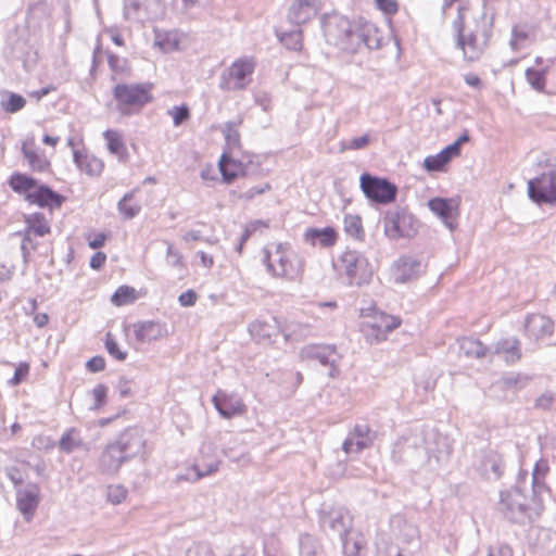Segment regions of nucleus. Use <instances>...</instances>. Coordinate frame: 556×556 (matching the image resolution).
I'll use <instances>...</instances> for the list:
<instances>
[{
    "instance_id": "1",
    "label": "nucleus",
    "mask_w": 556,
    "mask_h": 556,
    "mask_svg": "<svg viewBox=\"0 0 556 556\" xmlns=\"http://www.w3.org/2000/svg\"><path fill=\"white\" fill-rule=\"evenodd\" d=\"M494 15L485 8L473 17L472 24L465 26L463 17L458 14L454 22L456 29V47L463 51L464 59L475 62L485 51L492 36Z\"/></svg>"
},
{
    "instance_id": "2",
    "label": "nucleus",
    "mask_w": 556,
    "mask_h": 556,
    "mask_svg": "<svg viewBox=\"0 0 556 556\" xmlns=\"http://www.w3.org/2000/svg\"><path fill=\"white\" fill-rule=\"evenodd\" d=\"M498 510L507 520L525 525L541 515L543 501L533 493L529 498L519 488H514L501 492Z\"/></svg>"
},
{
    "instance_id": "3",
    "label": "nucleus",
    "mask_w": 556,
    "mask_h": 556,
    "mask_svg": "<svg viewBox=\"0 0 556 556\" xmlns=\"http://www.w3.org/2000/svg\"><path fill=\"white\" fill-rule=\"evenodd\" d=\"M263 262L274 277L296 280L303 273V260L285 243H269L263 249Z\"/></svg>"
},
{
    "instance_id": "4",
    "label": "nucleus",
    "mask_w": 556,
    "mask_h": 556,
    "mask_svg": "<svg viewBox=\"0 0 556 556\" xmlns=\"http://www.w3.org/2000/svg\"><path fill=\"white\" fill-rule=\"evenodd\" d=\"M152 88L151 83L116 84L112 92L117 111L123 115L139 113L146 104L152 102Z\"/></svg>"
},
{
    "instance_id": "5",
    "label": "nucleus",
    "mask_w": 556,
    "mask_h": 556,
    "mask_svg": "<svg viewBox=\"0 0 556 556\" xmlns=\"http://www.w3.org/2000/svg\"><path fill=\"white\" fill-rule=\"evenodd\" d=\"M324 35L328 43L349 53H355L356 21L332 14L324 21Z\"/></svg>"
},
{
    "instance_id": "6",
    "label": "nucleus",
    "mask_w": 556,
    "mask_h": 556,
    "mask_svg": "<svg viewBox=\"0 0 556 556\" xmlns=\"http://www.w3.org/2000/svg\"><path fill=\"white\" fill-rule=\"evenodd\" d=\"M340 270L344 273L349 285L362 287L369 283L372 268L367 257L355 250H346L339 258Z\"/></svg>"
},
{
    "instance_id": "7",
    "label": "nucleus",
    "mask_w": 556,
    "mask_h": 556,
    "mask_svg": "<svg viewBox=\"0 0 556 556\" xmlns=\"http://www.w3.org/2000/svg\"><path fill=\"white\" fill-rule=\"evenodd\" d=\"M528 193L536 203L556 204V163L546 165L539 176L528 181Z\"/></svg>"
},
{
    "instance_id": "8",
    "label": "nucleus",
    "mask_w": 556,
    "mask_h": 556,
    "mask_svg": "<svg viewBox=\"0 0 556 556\" xmlns=\"http://www.w3.org/2000/svg\"><path fill=\"white\" fill-rule=\"evenodd\" d=\"M219 170L226 182H231L238 176H257L261 174V166L257 156L243 155L235 160L232 155L223 153L219 160Z\"/></svg>"
},
{
    "instance_id": "9",
    "label": "nucleus",
    "mask_w": 556,
    "mask_h": 556,
    "mask_svg": "<svg viewBox=\"0 0 556 556\" xmlns=\"http://www.w3.org/2000/svg\"><path fill=\"white\" fill-rule=\"evenodd\" d=\"M384 233L388 238H410L417 232V220L403 208L389 211L383 218Z\"/></svg>"
},
{
    "instance_id": "10",
    "label": "nucleus",
    "mask_w": 556,
    "mask_h": 556,
    "mask_svg": "<svg viewBox=\"0 0 556 556\" xmlns=\"http://www.w3.org/2000/svg\"><path fill=\"white\" fill-rule=\"evenodd\" d=\"M361 188L368 199L382 204L394 201L397 192L395 185L384 178L375 177L369 174L361 176Z\"/></svg>"
},
{
    "instance_id": "11",
    "label": "nucleus",
    "mask_w": 556,
    "mask_h": 556,
    "mask_svg": "<svg viewBox=\"0 0 556 556\" xmlns=\"http://www.w3.org/2000/svg\"><path fill=\"white\" fill-rule=\"evenodd\" d=\"M300 357L304 361H316L320 365L329 367V377L334 378L339 374L338 365L341 359L333 345H306L301 349Z\"/></svg>"
},
{
    "instance_id": "12",
    "label": "nucleus",
    "mask_w": 556,
    "mask_h": 556,
    "mask_svg": "<svg viewBox=\"0 0 556 556\" xmlns=\"http://www.w3.org/2000/svg\"><path fill=\"white\" fill-rule=\"evenodd\" d=\"M254 71V62L250 58H243L235 61L224 75L222 88L227 90H242L251 80Z\"/></svg>"
},
{
    "instance_id": "13",
    "label": "nucleus",
    "mask_w": 556,
    "mask_h": 556,
    "mask_svg": "<svg viewBox=\"0 0 556 556\" xmlns=\"http://www.w3.org/2000/svg\"><path fill=\"white\" fill-rule=\"evenodd\" d=\"M424 451L428 455L430 466H440L446 463L452 454V445L448 439L440 433H427L424 439Z\"/></svg>"
},
{
    "instance_id": "14",
    "label": "nucleus",
    "mask_w": 556,
    "mask_h": 556,
    "mask_svg": "<svg viewBox=\"0 0 556 556\" xmlns=\"http://www.w3.org/2000/svg\"><path fill=\"white\" fill-rule=\"evenodd\" d=\"M429 210L451 230L457 227L459 202L453 198H433L428 201Z\"/></svg>"
},
{
    "instance_id": "15",
    "label": "nucleus",
    "mask_w": 556,
    "mask_h": 556,
    "mask_svg": "<svg viewBox=\"0 0 556 556\" xmlns=\"http://www.w3.org/2000/svg\"><path fill=\"white\" fill-rule=\"evenodd\" d=\"M375 438V432L367 424H357L343 441L342 450L345 454L361 453L372 445Z\"/></svg>"
},
{
    "instance_id": "16",
    "label": "nucleus",
    "mask_w": 556,
    "mask_h": 556,
    "mask_svg": "<svg viewBox=\"0 0 556 556\" xmlns=\"http://www.w3.org/2000/svg\"><path fill=\"white\" fill-rule=\"evenodd\" d=\"M212 402L219 415L226 419L243 415L247 410L243 401L236 393L218 390L212 397Z\"/></svg>"
},
{
    "instance_id": "17",
    "label": "nucleus",
    "mask_w": 556,
    "mask_h": 556,
    "mask_svg": "<svg viewBox=\"0 0 556 556\" xmlns=\"http://www.w3.org/2000/svg\"><path fill=\"white\" fill-rule=\"evenodd\" d=\"M114 444L119 447L121 453L129 460L144 448L146 440L141 430L128 428L117 437Z\"/></svg>"
},
{
    "instance_id": "18",
    "label": "nucleus",
    "mask_w": 556,
    "mask_h": 556,
    "mask_svg": "<svg viewBox=\"0 0 556 556\" xmlns=\"http://www.w3.org/2000/svg\"><path fill=\"white\" fill-rule=\"evenodd\" d=\"M400 325V318L384 313H379L374 317L372 321L363 324V331L368 338L374 337L376 341H381L387 338L389 332L393 331Z\"/></svg>"
},
{
    "instance_id": "19",
    "label": "nucleus",
    "mask_w": 556,
    "mask_h": 556,
    "mask_svg": "<svg viewBox=\"0 0 556 556\" xmlns=\"http://www.w3.org/2000/svg\"><path fill=\"white\" fill-rule=\"evenodd\" d=\"M355 52L365 46L370 50L381 48L383 37L375 24L362 18L356 21Z\"/></svg>"
},
{
    "instance_id": "20",
    "label": "nucleus",
    "mask_w": 556,
    "mask_h": 556,
    "mask_svg": "<svg viewBox=\"0 0 556 556\" xmlns=\"http://www.w3.org/2000/svg\"><path fill=\"white\" fill-rule=\"evenodd\" d=\"M40 500V490L36 483H28L16 491V506L24 518L29 521Z\"/></svg>"
},
{
    "instance_id": "21",
    "label": "nucleus",
    "mask_w": 556,
    "mask_h": 556,
    "mask_svg": "<svg viewBox=\"0 0 556 556\" xmlns=\"http://www.w3.org/2000/svg\"><path fill=\"white\" fill-rule=\"evenodd\" d=\"M134 333L138 342L150 343L168 336L167 325L159 320H143L132 325Z\"/></svg>"
},
{
    "instance_id": "22",
    "label": "nucleus",
    "mask_w": 556,
    "mask_h": 556,
    "mask_svg": "<svg viewBox=\"0 0 556 556\" xmlns=\"http://www.w3.org/2000/svg\"><path fill=\"white\" fill-rule=\"evenodd\" d=\"M320 523L323 528H329L340 538L352 531V517L343 507L332 508L323 515Z\"/></svg>"
},
{
    "instance_id": "23",
    "label": "nucleus",
    "mask_w": 556,
    "mask_h": 556,
    "mask_svg": "<svg viewBox=\"0 0 556 556\" xmlns=\"http://www.w3.org/2000/svg\"><path fill=\"white\" fill-rule=\"evenodd\" d=\"M320 0H293L288 10V21L302 25L314 18L319 10Z\"/></svg>"
},
{
    "instance_id": "24",
    "label": "nucleus",
    "mask_w": 556,
    "mask_h": 556,
    "mask_svg": "<svg viewBox=\"0 0 556 556\" xmlns=\"http://www.w3.org/2000/svg\"><path fill=\"white\" fill-rule=\"evenodd\" d=\"M554 323L542 314L528 315L525 320L526 336L531 340H540L553 333Z\"/></svg>"
},
{
    "instance_id": "25",
    "label": "nucleus",
    "mask_w": 556,
    "mask_h": 556,
    "mask_svg": "<svg viewBox=\"0 0 556 556\" xmlns=\"http://www.w3.org/2000/svg\"><path fill=\"white\" fill-rule=\"evenodd\" d=\"M249 332L260 343L270 342L280 332V324L276 317L257 319L249 325Z\"/></svg>"
},
{
    "instance_id": "26",
    "label": "nucleus",
    "mask_w": 556,
    "mask_h": 556,
    "mask_svg": "<svg viewBox=\"0 0 556 556\" xmlns=\"http://www.w3.org/2000/svg\"><path fill=\"white\" fill-rule=\"evenodd\" d=\"M127 462L124 454L121 453L119 447L114 442L109 443L103 450L100 458L98 468L102 473L114 475L121 466Z\"/></svg>"
},
{
    "instance_id": "27",
    "label": "nucleus",
    "mask_w": 556,
    "mask_h": 556,
    "mask_svg": "<svg viewBox=\"0 0 556 556\" xmlns=\"http://www.w3.org/2000/svg\"><path fill=\"white\" fill-rule=\"evenodd\" d=\"M26 200L40 207L59 208L64 202V197L50 189L48 186L42 185L33 190V192H28Z\"/></svg>"
},
{
    "instance_id": "28",
    "label": "nucleus",
    "mask_w": 556,
    "mask_h": 556,
    "mask_svg": "<svg viewBox=\"0 0 556 556\" xmlns=\"http://www.w3.org/2000/svg\"><path fill=\"white\" fill-rule=\"evenodd\" d=\"M500 355L507 364H514L521 357L520 342L517 338L510 337L497 341L492 349V357Z\"/></svg>"
},
{
    "instance_id": "29",
    "label": "nucleus",
    "mask_w": 556,
    "mask_h": 556,
    "mask_svg": "<svg viewBox=\"0 0 556 556\" xmlns=\"http://www.w3.org/2000/svg\"><path fill=\"white\" fill-rule=\"evenodd\" d=\"M458 345L459 352L468 358L492 361V349L485 346L478 339L463 338L458 341Z\"/></svg>"
},
{
    "instance_id": "30",
    "label": "nucleus",
    "mask_w": 556,
    "mask_h": 556,
    "mask_svg": "<svg viewBox=\"0 0 556 556\" xmlns=\"http://www.w3.org/2000/svg\"><path fill=\"white\" fill-rule=\"evenodd\" d=\"M421 263L413 257H402L394 263L392 273L396 282L404 283L412 280L420 270Z\"/></svg>"
},
{
    "instance_id": "31",
    "label": "nucleus",
    "mask_w": 556,
    "mask_h": 556,
    "mask_svg": "<svg viewBox=\"0 0 556 556\" xmlns=\"http://www.w3.org/2000/svg\"><path fill=\"white\" fill-rule=\"evenodd\" d=\"M305 241L312 245L329 248L336 244L338 233L332 227L308 228L304 235Z\"/></svg>"
},
{
    "instance_id": "32",
    "label": "nucleus",
    "mask_w": 556,
    "mask_h": 556,
    "mask_svg": "<svg viewBox=\"0 0 556 556\" xmlns=\"http://www.w3.org/2000/svg\"><path fill=\"white\" fill-rule=\"evenodd\" d=\"M417 450V438H401L392 447V459L396 464L410 462L415 458Z\"/></svg>"
},
{
    "instance_id": "33",
    "label": "nucleus",
    "mask_w": 556,
    "mask_h": 556,
    "mask_svg": "<svg viewBox=\"0 0 556 556\" xmlns=\"http://www.w3.org/2000/svg\"><path fill=\"white\" fill-rule=\"evenodd\" d=\"M480 470L488 479H500L504 470L502 456L494 451L486 452L481 460Z\"/></svg>"
},
{
    "instance_id": "34",
    "label": "nucleus",
    "mask_w": 556,
    "mask_h": 556,
    "mask_svg": "<svg viewBox=\"0 0 556 556\" xmlns=\"http://www.w3.org/2000/svg\"><path fill=\"white\" fill-rule=\"evenodd\" d=\"M73 157L77 167L89 176H99L103 170L104 164L102 160L94 155L74 150Z\"/></svg>"
},
{
    "instance_id": "35",
    "label": "nucleus",
    "mask_w": 556,
    "mask_h": 556,
    "mask_svg": "<svg viewBox=\"0 0 556 556\" xmlns=\"http://www.w3.org/2000/svg\"><path fill=\"white\" fill-rule=\"evenodd\" d=\"M103 137L109 152L119 161L125 162L128 157V152L122 134L114 129H108L103 132Z\"/></svg>"
},
{
    "instance_id": "36",
    "label": "nucleus",
    "mask_w": 556,
    "mask_h": 556,
    "mask_svg": "<svg viewBox=\"0 0 556 556\" xmlns=\"http://www.w3.org/2000/svg\"><path fill=\"white\" fill-rule=\"evenodd\" d=\"M59 448L66 454H71L80 448H86L80 431L76 428L66 430L60 438Z\"/></svg>"
},
{
    "instance_id": "37",
    "label": "nucleus",
    "mask_w": 556,
    "mask_h": 556,
    "mask_svg": "<svg viewBox=\"0 0 556 556\" xmlns=\"http://www.w3.org/2000/svg\"><path fill=\"white\" fill-rule=\"evenodd\" d=\"M549 471L548 462L544 458H540L532 471V493L538 497L547 490L544 479Z\"/></svg>"
},
{
    "instance_id": "38",
    "label": "nucleus",
    "mask_w": 556,
    "mask_h": 556,
    "mask_svg": "<svg viewBox=\"0 0 556 556\" xmlns=\"http://www.w3.org/2000/svg\"><path fill=\"white\" fill-rule=\"evenodd\" d=\"M138 191V188L130 190L117 202V211L124 219H132L141 212V205L138 202H132Z\"/></svg>"
},
{
    "instance_id": "39",
    "label": "nucleus",
    "mask_w": 556,
    "mask_h": 556,
    "mask_svg": "<svg viewBox=\"0 0 556 556\" xmlns=\"http://www.w3.org/2000/svg\"><path fill=\"white\" fill-rule=\"evenodd\" d=\"M340 539L342 541L343 553L345 556H362L361 552L366 544L363 534L350 531Z\"/></svg>"
},
{
    "instance_id": "40",
    "label": "nucleus",
    "mask_w": 556,
    "mask_h": 556,
    "mask_svg": "<svg viewBox=\"0 0 556 556\" xmlns=\"http://www.w3.org/2000/svg\"><path fill=\"white\" fill-rule=\"evenodd\" d=\"M108 63L111 70V79L113 81L125 79L130 76V67L125 58L109 52Z\"/></svg>"
},
{
    "instance_id": "41",
    "label": "nucleus",
    "mask_w": 556,
    "mask_h": 556,
    "mask_svg": "<svg viewBox=\"0 0 556 556\" xmlns=\"http://www.w3.org/2000/svg\"><path fill=\"white\" fill-rule=\"evenodd\" d=\"M530 381V377L523 374H508L498 380L495 387L514 392L523 389Z\"/></svg>"
},
{
    "instance_id": "42",
    "label": "nucleus",
    "mask_w": 556,
    "mask_h": 556,
    "mask_svg": "<svg viewBox=\"0 0 556 556\" xmlns=\"http://www.w3.org/2000/svg\"><path fill=\"white\" fill-rule=\"evenodd\" d=\"M27 225L25 231L37 237H43L50 231V227L41 213L28 215L25 219Z\"/></svg>"
},
{
    "instance_id": "43",
    "label": "nucleus",
    "mask_w": 556,
    "mask_h": 556,
    "mask_svg": "<svg viewBox=\"0 0 556 556\" xmlns=\"http://www.w3.org/2000/svg\"><path fill=\"white\" fill-rule=\"evenodd\" d=\"M344 231L346 235L362 240L365 236L362 218L358 215L346 214L343 220Z\"/></svg>"
},
{
    "instance_id": "44",
    "label": "nucleus",
    "mask_w": 556,
    "mask_h": 556,
    "mask_svg": "<svg viewBox=\"0 0 556 556\" xmlns=\"http://www.w3.org/2000/svg\"><path fill=\"white\" fill-rule=\"evenodd\" d=\"M137 300V291L129 286H121L111 296V302L115 306H124L134 303Z\"/></svg>"
},
{
    "instance_id": "45",
    "label": "nucleus",
    "mask_w": 556,
    "mask_h": 556,
    "mask_svg": "<svg viewBox=\"0 0 556 556\" xmlns=\"http://www.w3.org/2000/svg\"><path fill=\"white\" fill-rule=\"evenodd\" d=\"M226 141L227 151L224 153H228L232 155L236 150L240 149V134L237 129V125L235 123H227L223 130Z\"/></svg>"
},
{
    "instance_id": "46",
    "label": "nucleus",
    "mask_w": 556,
    "mask_h": 556,
    "mask_svg": "<svg viewBox=\"0 0 556 556\" xmlns=\"http://www.w3.org/2000/svg\"><path fill=\"white\" fill-rule=\"evenodd\" d=\"M548 71V66L540 68H527L526 78L529 85L536 91H543L545 88V76Z\"/></svg>"
},
{
    "instance_id": "47",
    "label": "nucleus",
    "mask_w": 556,
    "mask_h": 556,
    "mask_svg": "<svg viewBox=\"0 0 556 556\" xmlns=\"http://www.w3.org/2000/svg\"><path fill=\"white\" fill-rule=\"evenodd\" d=\"M3 97H7V99L1 100V108L7 113H16L21 111L25 104L26 100L21 94L5 91L2 93Z\"/></svg>"
},
{
    "instance_id": "48",
    "label": "nucleus",
    "mask_w": 556,
    "mask_h": 556,
    "mask_svg": "<svg viewBox=\"0 0 556 556\" xmlns=\"http://www.w3.org/2000/svg\"><path fill=\"white\" fill-rule=\"evenodd\" d=\"M37 181L25 175V174H14L10 178V186L16 192H33L31 190L36 187Z\"/></svg>"
},
{
    "instance_id": "49",
    "label": "nucleus",
    "mask_w": 556,
    "mask_h": 556,
    "mask_svg": "<svg viewBox=\"0 0 556 556\" xmlns=\"http://www.w3.org/2000/svg\"><path fill=\"white\" fill-rule=\"evenodd\" d=\"M22 152L33 169L43 172L48 167V161L36 151L28 149L26 143L23 144Z\"/></svg>"
},
{
    "instance_id": "50",
    "label": "nucleus",
    "mask_w": 556,
    "mask_h": 556,
    "mask_svg": "<svg viewBox=\"0 0 556 556\" xmlns=\"http://www.w3.org/2000/svg\"><path fill=\"white\" fill-rule=\"evenodd\" d=\"M220 460L214 459H202L201 464L193 465L192 469L195 471V480H200L206 476L216 472L219 468Z\"/></svg>"
},
{
    "instance_id": "51",
    "label": "nucleus",
    "mask_w": 556,
    "mask_h": 556,
    "mask_svg": "<svg viewBox=\"0 0 556 556\" xmlns=\"http://www.w3.org/2000/svg\"><path fill=\"white\" fill-rule=\"evenodd\" d=\"M529 40V33L525 27L514 26L511 29V38L509 46L514 51H519L527 46Z\"/></svg>"
},
{
    "instance_id": "52",
    "label": "nucleus",
    "mask_w": 556,
    "mask_h": 556,
    "mask_svg": "<svg viewBox=\"0 0 556 556\" xmlns=\"http://www.w3.org/2000/svg\"><path fill=\"white\" fill-rule=\"evenodd\" d=\"M104 345L108 353L117 361H125L127 352L122 351L118 346L117 341L111 332L105 334Z\"/></svg>"
},
{
    "instance_id": "53",
    "label": "nucleus",
    "mask_w": 556,
    "mask_h": 556,
    "mask_svg": "<svg viewBox=\"0 0 556 556\" xmlns=\"http://www.w3.org/2000/svg\"><path fill=\"white\" fill-rule=\"evenodd\" d=\"M280 41L290 50L298 51L302 48V31L296 29L285 33L280 36Z\"/></svg>"
},
{
    "instance_id": "54",
    "label": "nucleus",
    "mask_w": 556,
    "mask_h": 556,
    "mask_svg": "<svg viewBox=\"0 0 556 556\" xmlns=\"http://www.w3.org/2000/svg\"><path fill=\"white\" fill-rule=\"evenodd\" d=\"M447 163L448 161L441 151L435 155H429L424 160V166L428 172L442 170Z\"/></svg>"
},
{
    "instance_id": "55",
    "label": "nucleus",
    "mask_w": 556,
    "mask_h": 556,
    "mask_svg": "<svg viewBox=\"0 0 556 556\" xmlns=\"http://www.w3.org/2000/svg\"><path fill=\"white\" fill-rule=\"evenodd\" d=\"M93 403L90 409L98 410L106 403L108 388L104 384H97L91 391Z\"/></svg>"
},
{
    "instance_id": "56",
    "label": "nucleus",
    "mask_w": 556,
    "mask_h": 556,
    "mask_svg": "<svg viewBox=\"0 0 556 556\" xmlns=\"http://www.w3.org/2000/svg\"><path fill=\"white\" fill-rule=\"evenodd\" d=\"M377 556H413L402 552L396 545L381 541L377 543Z\"/></svg>"
},
{
    "instance_id": "57",
    "label": "nucleus",
    "mask_w": 556,
    "mask_h": 556,
    "mask_svg": "<svg viewBox=\"0 0 556 556\" xmlns=\"http://www.w3.org/2000/svg\"><path fill=\"white\" fill-rule=\"evenodd\" d=\"M317 543L311 535H302L300 539V555L301 556H317Z\"/></svg>"
},
{
    "instance_id": "58",
    "label": "nucleus",
    "mask_w": 556,
    "mask_h": 556,
    "mask_svg": "<svg viewBox=\"0 0 556 556\" xmlns=\"http://www.w3.org/2000/svg\"><path fill=\"white\" fill-rule=\"evenodd\" d=\"M127 496V490L121 485H109L106 491L108 501L114 505L121 504Z\"/></svg>"
},
{
    "instance_id": "59",
    "label": "nucleus",
    "mask_w": 556,
    "mask_h": 556,
    "mask_svg": "<svg viewBox=\"0 0 556 556\" xmlns=\"http://www.w3.org/2000/svg\"><path fill=\"white\" fill-rule=\"evenodd\" d=\"M143 0H125L124 16L126 20H139Z\"/></svg>"
},
{
    "instance_id": "60",
    "label": "nucleus",
    "mask_w": 556,
    "mask_h": 556,
    "mask_svg": "<svg viewBox=\"0 0 556 556\" xmlns=\"http://www.w3.org/2000/svg\"><path fill=\"white\" fill-rule=\"evenodd\" d=\"M167 113L173 117L175 126H179L190 116L189 109L186 105L174 106L173 109L168 110Z\"/></svg>"
},
{
    "instance_id": "61",
    "label": "nucleus",
    "mask_w": 556,
    "mask_h": 556,
    "mask_svg": "<svg viewBox=\"0 0 556 556\" xmlns=\"http://www.w3.org/2000/svg\"><path fill=\"white\" fill-rule=\"evenodd\" d=\"M186 556H215V554L208 544L197 543L187 549Z\"/></svg>"
},
{
    "instance_id": "62",
    "label": "nucleus",
    "mask_w": 556,
    "mask_h": 556,
    "mask_svg": "<svg viewBox=\"0 0 556 556\" xmlns=\"http://www.w3.org/2000/svg\"><path fill=\"white\" fill-rule=\"evenodd\" d=\"M29 374V365L27 363H21L14 372V376L9 380V384L12 387L18 386Z\"/></svg>"
},
{
    "instance_id": "63",
    "label": "nucleus",
    "mask_w": 556,
    "mask_h": 556,
    "mask_svg": "<svg viewBox=\"0 0 556 556\" xmlns=\"http://www.w3.org/2000/svg\"><path fill=\"white\" fill-rule=\"evenodd\" d=\"M404 542L410 544L413 542H418L419 540V530L415 525L406 523L402 530L401 534Z\"/></svg>"
},
{
    "instance_id": "64",
    "label": "nucleus",
    "mask_w": 556,
    "mask_h": 556,
    "mask_svg": "<svg viewBox=\"0 0 556 556\" xmlns=\"http://www.w3.org/2000/svg\"><path fill=\"white\" fill-rule=\"evenodd\" d=\"M166 261H167V264L173 267H178V266L182 265L181 254L169 242H167Z\"/></svg>"
}]
</instances>
